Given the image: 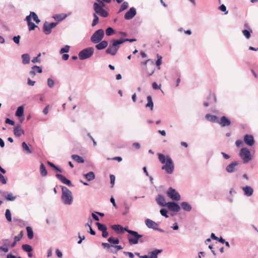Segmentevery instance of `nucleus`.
<instances>
[{
  "label": "nucleus",
  "mask_w": 258,
  "mask_h": 258,
  "mask_svg": "<svg viewBox=\"0 0 258 258\" xmlns=\"http://www.w3.org/2000/svg\"><path fill=\"white\" fill-rule=\"evenodd\" d=\"M159 161L164 165L162 166V169L165 170L167 174H171L174 171V163L169 156H165L164 154H158Z\"/></svg>",
  "instance_id": "f257e3e1"
},
{
  "label": "nucleus",
  "mask_w": 258,
  "mask_h": 258,
  "mask_svg": "<svg viewBox=\"0 0 258 258\" xmlns=\"http://www.w3.org/2000/svg\"><path fill=\"white\" fill-rule=\"evenodd\" d=\"M62 190L61 200L65 205H70L73 203V197L71 191L67 187L60 186Z\"/></svg>",
  "instance_id": "f03ea898"
},
{
  "label": "nucleus",
  "mask_w": 258,
  "mask_h": 258,
  "mask_svg": "<svg viewBox=\"0 0 258 258\" xmlns=\"http://www.w3.org/2000/svg\"><path fill=\"white\" fill-rule=\"evenodd\" d=\"M104 36V31L100 29L96 30L91 36L90 40L94 44H97L100 42Z\"/></svg>",
  "instance_id": "7ed1b4c3"
},
{
  "label": "nucleus",
  "mask_w": 258,
  "mask_h": 258,
  "mask_svg": "<svg viewBox=\"0 0 258 258\" xmlns=\"http://www.w3.org/2000/svg\"><path fill=\"white\" fill-rule=\"evenodd\" d=\"M94 52V48L89 47L83 49L79 53V57L81 60H84L91 57Z\"/></svg>",
  "instance_id": "20e7f679"
},
{
  "label": "nucleus",
  "mask_w": 258,
  "mask_h": 258,
  "mask_svg": "<svg viewBox=\"0 0 258 258\" xmlns=\"http://www.w3.org/2000/svg\"><path fill=\"white\" fill-rule=\"evenodd\" d=\"M128 234L130 235L128 237V242L130 244H136L139 241L142 242V240H140L143 236L139 234L137 231H129Z\"/></svg>",
  "instance_id": "39448f33"
},
{
  "label": "nucleus",
  "mask_w": 258,
  "mask_h": 258,
  "mask_svg": "<svg viewBox=\"0 0 258 258\" xmlns=\"http://www.w3.org/2000/svg\"><path fill=\"white\" fill-rule=\"evenodd\" d=\"M120 46H119L115 41L114 39L112 40L108 47L106 49L105 52L107 54L114 56L116 54Z\"/></svg>",
  "instance_id": "423d86ee"
},
{
  "label": "nucleus",
  "mask_w": 258,
  "mask_h": 258,
  "mask_svg": "<svg viewBox=\"0 0 258 258\" xmlns=\"http://www.w3.org/2000/svg\"><path fill=\"white\" fill-rule=\"evenodd\" d=\"M239 156L242 160L243 163H247L252 159L250 152L247 148L241 149Z\"/></svg>",
  "instance_id": "0eeeda50"
},
{
  "label": "nucleus",
  "mask_w": 258,
  "mask_h": 258,
  "mask_svg": "<svg viewBox=\"0 0 258 258\" xmlns=\"http://www.w3.org/2000/svg\"><path fill=\"white\" fill-rule=\"evenodd\" d=\"M145 223L148 228L153 229L160 232H164V230L159 227V224L154 221L150 219H147L145 220Z\"/></svg>",
  "instance_id": "6e6552de"
},
{
  "label": "nucleus",
  "mask_w": 258,
  "mask_h": 258,
  "mask_svg": "<svg viewBox=\"0 0 258 258\" xmlns=\"http://www.w3.org/2000/svg\"><path fill=\"white\" fill-rule=\"evenodd\" d=\"M168 197L174 201H178L180 199L179 194L172 187H169L166 192Z\"/></svg>",
  "instance_id": "1a4fd4ad"
},
{
  "label": "nucleus",
  "mask_w": 258,
  "mask_h": 258,
  "mask_svg": "<svg viewBox=\"0 0 258 258\" xmlns=\"http://www.w3.org/2000/svg\"><path fill=\"white\" fill-rule=\"evenodd\" d=\"M93 9L95 11L94 14H98L103 17H107L108 16L107 12L98 4H93Z\"/></svg>",
  "instance_id": "9d476101"
},
{
  "label": "nucleus",
  "mask_w": 258,
  "mask_h": 258,
  "mask_svg": "<svg viewBox=\"0 0 258 258\" xmlns=\"http://www.w3.org/2000/svg\"><path fill=\"white\" fill-rule=\"evenodd\" d=\"M239 164L238 161H233L226 166V171L229 173L236 172L237 170V166Z\"/></svg>",
  "instance_id": "9b49d317"
},
{
  "label": "nucleus",
  "mask_w": 258,
  "mask_h": 258,
  "mask_svg": "<svg viewBox=\"0 0 258 258\" xmlns=\"http://www.w3.org/2000/svg\"><path fill=\"white\" fill-rule=\"evenodd\" d=\"M166 207L170 211L176 212H179L181 209L178 204L173 202H168Z\"/></svg>",
  "instance_id": "f8f14e48"
},
{
  "label": "nucleus",
  "mask_w": 258,
  "mask_h": 258,
  "mask_svg": "<svg viewBox=\"0 0 258 258\" xmlns=\"http://www.w3.org/2000/svg\"><path fill=\"white\" fill-rule=\"evenodd\" d=\"M137 14L136 9L134 7H132L124 15L125 20L132 19Z\"/></svg>",
  "instance_id": "ddd939ff"
},
{
  "label": "nucleus",
  "mask_w": 258,
  "mask_h": 258,
  "mask_svg": "<svg viewBox=\"0 0 258 258\" xmlns=\"http://www.w3.org/2000/svg\"><path fill=\"white\" fill-rule=\"evenodd\" d=\"M55 176L63 184H65L69 186H73L71 181L66 178L64 176L60 174H56Z\"/></svg>",
  "instance_id": "4468645a"
},
{
  "label": "nucleus",
  "mask_w": 258,
  "mask_h": 258,
  "mask_svg": "<svg viewBox=\"0 0 258 258\" xmlns=\"http://www.w3.org/2000/svg\"><path fill=\"white\" fill-rule=\"evenodd\" d=\"M243 140L245 143L249 146H252L254 144V138L252 135H245Z\"/></svg>",
  "instance_id": "2eb2a0df"
},
{
  "label": "nucleus",
  "mask_w": 258,
  "mask_h": 258,
  "mask_svg": "<svg viewBox=\"0 0 258 258\" xmlns=\"http://www.w3.org/2000/svg\"><path fill=\"white\" fill-rule=\"evenodd\" d=\"M242 189L243 191L244 195L247 197L251 196L253 193V189L248 185L242 187Z\"/></svg>",
  "instance_id": "dca6fc26"
},
{
  "label": "nucleus",
  "mask_w": 258,
  "mask_h": 258,
  "mask_svg": "<svg viewBox=\"0 0 258 258\" xmlns=\"http://www.w3.org/2000/svg\"><path fill=\"white\" fill-rule=\"evenodd\" d=\"M14 134L16 137H19L24 134V131L21 127L20 124H17L14 128Z\"/></svg>",
  "instance_id": "f3484780"
},
{
  "label": "nucleus",
  "mask_w": 258,
  "mask_h": 258,
  "mask_svg": "<svg viewBox=\"0 0 258 258\" xmlns=\"http://www.w3.org/2000/svg\"><path fill=\"white\" fill-rule=\"evenodd\" d=\"M222 127L229 126L231 124L230 120L226 116H223L220 118V121L218 122Z\"/></svg>",
  "instance_id": "a211bd4d"
},
{
  "label": "nucleus",
  "mask_w": 258,
  "mask_h": 258,
  "mask_svg": "<svg viewBox=\"0 0 258 258\" xmlns=\"http://www.w3.org/2000/svg\"><path fill=\"white\" fill-rule=\"evenodd\" d=\"M25 20L27 22L29 31L33 30L36 27H37V26L31 21V18H30V16H27L26 17Z\"/></svg>",
  "instance_id": "6ab92c4d"
},
{
  "label": "nucleus",
  "mask_w": 258,
  "mask_h": 258,
  "mask_svg": "<svg viewBox=\"0 0 258 258\" xmlns=\"http://www.w3.org/2000/svg\"><path fill=\"white\" fill-rule=\"evenodd\" d=\"M156 200L158 204L161 206L165 207L166 206L167 204V203H166L165 202L164 196L161 195H159Z\"/></svg>",
  "instance_id": "aec40b11"
},
{
  "label": "nucleus",
  "mask_w": 258,
  "mask_h": 258,
  "mask_svg": "<svg viewBox=\"0 0 258 258\" xmlns=\"http://www.w3.org/2000/svg\"><path fill=\"white\" fill-rule=\"evenodd\" d=\"M108 43L106 40L101 41L95 45V48L97 50H102L108 46Z\"/></svg>",
  "instance_id": "412c9836"
},
{
  "label": "nucleus",
  "mask_w": 258,
  "mask_h": 258,
  "mask_svg": "<svg viewBox=\"0 0 258 258\" xmlns=\"http://www.w3.org/2000/svg\"><path fill=\"white\" fill-rule=\"evenodd\" d=\"M43 32L46 35H49L51 33L52 29H51V28H50V26L49 25L48 22L46 21L43 24Z\"/></svg>",
  "instance_id": "4be33fe9"
},
{
  "label": "nucleus",
  "mask_w": 258,
  "mask_h": 258,
  "mask_svg": "<svg viewBox=\"0 0 258 258\" xmlns=\"http://www.w3.org/2000/svg\"><path fill=\"white\" fill-rule=\"evenodd\" d=\"M181 208L185 211L189 212L191 210V205L186 202H183L181 203Z\"/></svg>",
  "instance_id": "5701e85b"
},
{
  "label": "nucleus",
  "mask_w": 258,
  "mask_h": 258,
  "mask_svg": "<svg viewBox=\"0 0 258 258\" xmlns=\"http://www.w3.org/2000/svg\"><path fill=\"white\" fill-rule=\"evenodd\" d=\"M205 118L212 122H218V118L216 116L211 115L210 114H207L205 115Z\"/></svg>",
  "instance_id": "b1692460"
},
{
  "label": "nucleus",
  "mask_w": 258,
  "mask_h": 258,
  "mask_svg": "<svg viewBox=\"0 0 258 258\" xmlns=\"http://www.w3.org/2000/svg\"><path fill=\"white\" fill-rule=\"evenodd\" d=\"M111 228L116 232H118L120 233H124L123 227L120 225H112Z\"/></svg>",
  "instance_id": "393cba45"
},
{
  "label": "nucleus",
  "mask_w": 258,
  "mask_h": 258,
  "mask_svg": "<svg viewBox=\"0 0 258 258\" xmlns=\"http://www.w3.org/2000/svg\"><path fill=\"white\" fill-rule=\"evenodd\" d=\"M147 103L146 105V107L150 108L151 110L153 109L154 104L152 101V98L151 96H148L147 97Z\"/></svg>",
  "instance_id": "a878e982"
},
{
  "label": "nucleus",
  "mask_w": 258,
  "mask_h": 258,
  "mask_svg": "<svg viewBox=\"0 0 258 258\" xmlns=\"http://www.w3.org/2000/svg\"><path fill=\"white\" fill-rule=\"evenodd\" d=\"M22 63L24 64H28L30 62V55L28 53L22 55Z\"/></svg>",
  "instance_id": "bb28decb"
},
{
  "label": "nucleus",
  "mask_w": 258,
  "mask_h": 258,
  "mask_svg": "<svg viewBox=\"0 0 258 258\" xmlns=\"http://www.w3.org/2000/svg\"><path fill=\"white\" fill-rule=\"evenodd\" d=\"M84 176L88 181L93 180L95 178V174L92 171H90L87 173L85 174L84 175Z\"/></svg>",
  "instance_id": "cd10ccee"
},
{
  "label": "nucleus",
  "mask_w": 258,
  "mask_h": 258,
  "mask_svg": "<svg viewBox=\"0 0 258 258\" xmlns=\"http://www.w3.org/2000/svg\"><path fill=\"white\" fill-rule=\"evenodd\" d=\"M67 17V15L66 14H62L54 15L53 16V18L55 20H57L58 21H62L63 20H64Z\"/></svg>",
  "instance_id": "c85d7f7f"
},
{
  "label": "nucleus",
  "mask_w": 258,
  "mask_h": 258,
  "mask_svg": "<svg viewBox=\"0 0 258 258\" xmlns=\"http://www.w3.org/2000/svg\"><path fill=\"white\" fill-rule=\"evenodd\" d=\"M24 114V107L22 106H19L15 113V115L18 117L23 116Z\"/></svg>",
  "instance_id": "c756f323"
},
{
  "label": "nucleus",
  "mask_w": 258,
  "mask_h": 258,
  "mask_svg": "<svg viewBox=\"0 0 258 258\" xmlns=\"http://www.w3.org/2000/svg\"><path fill=\"white\" fill-rule=\"evenodd\" d=\"M72 158L79 163H83L84 162V160L83 158L77 155H72Z\"/></svg>",
  "instance_id": "7c9ffc66"
},
{
  "label": "nucleus",
  "mask_w": 258,
  "mask_h": 258,
  "mask_svg": "<svg viewBox=\"0 0 258 258\" xmlns=\"http://www.w3.org/2000/svg\"><path fill=\"white\" fill-rule=\"evenodd\" d=\"M40 171L42 176H45L47 175V171L43 163H41L40 166Z\"/></svg>",
  "instance_id": "2f4dec72"
},
{
  "label": "nucleus",
  "mask_w": 258,
  "mask_h": 258,
  "mask_svg": "<svg viewBox=\"0 0 258 258\" xmlns=\"http://www.w3.org/2000/svg\"><path fill=\"white\" fill-rule=\"evenodd\" d=\"M162 251L161 249H155L151 252H149V257H153L160 253Z\"/></svg>",
  "instance_id": "473e14b6"
},
{
  "label": "nucleus",
  "mask_w": 258,
  "mask_h": 258,
  "mask_svg": "<svg viewBox=\"0 0 258 258\" xmlns=\"http://www.w3.org/2000/svg\"><path fill=\"white\" fill-rule=\"evenodd\" d=\"M29 16H30V18H31V17H32L33 20L37 24H38L40 22V20H39V19L38 18L37 15H36V14L35 13L31 12H30V15Z\"/></svg>",
  "instance_id": "72a5a7b5"
},
{
  "label": "nucleus",
  "mask_w": 258,
  "mask_h": 258,
  "mask_svg": "<svg viewBox=\"0 0 258 258\" xmlns=\"http://www.w3.org/2000/svg\"><path fill=\"white\" fill-rule=\"evenodd\" d=\"M5 198L7 201H13L16 199V196H14L12 192H8Z\"/></svg>",
  "instance_id": "f704fd0d"
},
{
  "label": "nucleus",
  "mask_w": 258,
  "mask_h": 258,
  "mask_svg": "<svg viewBox=\"0 0 258 258\" xmlns=\"http://www.w3.org/2000/svg\"><path fill=\"white\" fill-rule=\"evenodd\" d=\"M107 241L110 243L114 245L118 244L119 242L118 238H114L113 237L111 236L108 239Z\"/></svg>",
  "instance_id": "c9c22d12"
},
{
  "label": "nucleus",
  "mask_w": 258,
  "mask_h": 258,
  "mask_svg": "<svg viewBox=\"0 0 258 258\" xmlns=\"http://www.w3.org/2000/svg\"><path fill=\"white\" fill-rule=\"evenodd\" d=\"M23 250L26 252H32L33 249L31 245L27 244H23L22 246Z\"/></svg>",
  "instance_id": "e433bc0d"
},
{
  "label": "nucleus",
  "mask_w": 258,
  "mask_h": 258,
  "mask_svg": "<svg viewBox=\"0 0 258 258\" xmlns=\"http://www.w3.org/2000/svg\"><path fill=\"white\" fill-rule=\"evenodd\" d=\"M26 230L28 234V237L30 239H32L33 238L34 234L33 231L31 227L28 226L26 227Z\"/></svg>",
  "instance_id": "4c0bfd02"
},
{
  "label": "nucleus",
  "mask_w": 258,
  "mask_h": 258,
  "mask_svg": "<svg viewBox=\"0 0 258 258\" xmlns=\"http://www.w3.org/2000/svg\"><path fill=\"white\" fill-rule=\"evenodd\" d=\"M22 146L23 150L25 151L27 153L30 154L32 153V151H31L29 147L25 142H24L22 143Z\"/></svg>",
  "instance_id": "58836bf2"
},
{
  "label": "nucleus",
  "mask_w": 258,
  "mask_h": 258,
  "mask_svg": "<svg viewBox=\"0 0 258 258\" xmlns=\"http://www.w3.org/2000/svg\"><path fill=\"white\" fill-rule=\"evenodd\" d=\"M242 32L245 38L248 39L250 37V34L252 32V30L251 29H250V30H243Z\"/></svg>",
  "instance_id": "ea45409f"
},
{
  "label": "nucleus",
  "mask_w": 258,
  "mask_h": 258,
  "mask_svg": "<svg viewBox=\"0 0 258 258\" xmlns=\"http://www.w3.org/2000/svg\"><path fill=\"white\" fill-rule=\"evenodd\" d=\"M41 55V53H39L37 56L34 58H33L32 60H31V61L32 63H40L41 61V58H40V56Z\"/></svg>",
  "instance_id": "a19ab883"
},
{
  "label": "nucleus",
  "mask_w": 258,
  "mask_h": 258,
  "mask_svg": "<svg viewBox=\"0 0 258 258\" xmlns=\"http://www.w3.org/2000/svg\"><path fill=\"white\" fill-rule=\"evenodd\" d=\"M96 225L98 227V230L101 231V232L105 230H107L106 226L102 223L97 222Z\"/></svg>",
  "instance_id": "79ce46f5"
},
{
  "label": "nucleus",
  "mask_w": 258,
  "mask_h": 258,
  "mask_svg": "<svg viewBox=\"0 0 258 258\" xmlns=\"http://www.w3.org/2000/svg\"><path fill=\"white\" fill-rule=\"evenodd\" d=\"M128 3L126 2H124L122 3V4L121 5L118 13H120V12L127 9L128 8Z\"/></svg>",
  "instance_id": "37998d69"
},
{
  "label": "nucleus",
  "mask_w": 258,
  "mask_h": 258,
  "mask_svg": "<svg viewBox=\"0 0 258 258\" xmlns=\"http://www.w3.org/2000/svg\"><path fill=\"white\" fill-rule=\"evenodd\" d=\"M5 216L9 222L12 221L11 213L9 209H7L5 213Z\"/></svg>",
  "instance_id": "c03bdc74"
},
{
  "label": "nucleus",
  "mask_w": 258,
  "mask_h": 258,
  "mask_svg": "<svg viewBox=\"0 0 258 258\" xmlns=\"http://www.w3.org/2000/svg\"><path fill=\"white\" fill-rule=\"evenodd\" d=\"M70 48V46L69 45H66L64 46V47H63V48L60 49V50L59 51V53L60 54H63V53H67V52H68L69 51Z\"/></svg>",
  "instance_id": "a18cd8bd"
},
{
  "label": "nucleus",
  "mask_w": 258,
  "mask_h": 258,
  "mask_svg": "<svg viewBox=\"0 0 258 258\" xmlns=\"http://www.w3.org/2000/svg\"><path fill=\"white\" fill-rule=\"evenodd\" d=\"M94 19L92 23V26L94 27L97 25L99 21V18L96 14H93Z\"/></svg>",
  "instance_id": "49530a36"
},
{
  "label": "nucleus",
  "mask_w": 258,
  "mask_h": 258,
  "mask_svg": "<svg viewBox=\"0 0 258 258\" xmlns=\"http://www.w3.org/2000/svg\"><path fill=\"white\" fill-rule=\"evenodd\" d=\"M128 39L127 38H120L119 39L114 40V41L120 46V44H122L124 42L128 41Z\"/></svg>",
  "instance_id": "de8ad7c7"
},
{
  "label": "nucleus",
  "mask_w": 258,
  "mask_h": 258,
  "mask_svg": "<svg viewBox=\"0 0 258 258\" xmlns=\"http://www.w3.org/2000/svg\"><path fill=\"white\" fill-rule=\"evenodd\" d=\"M114 31L111 27H108L106 30V35L107 36H111L114 34Z\"/></svg>",
  "instance_id": "09e8293b"
},
{
  "label": "nucleus",
  "mask_w": 258,
  "mask_h": 258,
  "mask_svg": "<svg viewBox=\"0 0 258 258\" xmlns=\"http://www.w3.org/2000/svg\"><path fill=\"white\" fill-rule=\"evenodd\" d=\"M47 84L49 88H52L54 85V82L51 78H48L47 80Z\"/></svg>",
  "instance_id": "8fccbe9b"
},
{
  "label": "nucleus",
  "mask_w": 258,
  "mask_h": 258,
  "mask_svg": "<svg viewBox=\"0 0 258 258\" xmlns=\"http://www.w3.org/2000/svg\"><path fill=\"white\" fill-rule=\"evenodd\" d=\"M31 69L35 70V72L38 73H41L42 72V68L37 66H33Z\"/></svg>",
  "instance_id": "3c124183"
},
{
  "label": "nucleus",
  "mask_w": 258,
  "mask_h": 258,
  "mask_svg": "<svg viewBox=\"0 0 258 258\" xmlns=\"http://www.w3.org/2000/svg\"><path fill=\"white\" fill-rule=\"evenodd\" d=\"M160 213L162 216H164L166 218L168 217L167 215V211L166 209H161L160 211Z\"/></svg>",
  "instance_id": "603ef678"
},
{
  "label": "nucleus",
  "mask_w": 258,
  "mask_h": 258,
  "mask_svg": "<svg viewBox=\"0 0 258 258\" xmlns=\"http://www.w3.org/2000/svg\"><path fill=\"white\" fill-rule=\"evenodd\" d=\"M101 245L104 248L106 249L108 251L109 250V249L110 247H113V245H112L108 243L103 242V243H102Z\"/></svg>",
  "instance_id": "864d4df0"
},
{
  "label": "nucleus",
  "mask_w": 258,
  "mask_h": 258,
  "mask_svg": "<svg viewBox=\"0 0 258 258\" xmlns=\"http://www.w3.org/2000/svg\"><path fill=\"white\" fill-rule=\"evenodd\" d=\"M219 9L221 11H222L223 12H224L225 14H227L228 13V11H227L226 6L224 4L221 5L219 7Z\"/></svg>",
  "instance_id": "5fc2aeb1"
},
{
  "label": "nucleus",
  "mask_w": 258,
  "mask_h": 258,
  "mask_svg": "<svg viewBox=\"0 0 258 258\" xmlns=\"http://www.w3.org/2000/svg\"><path fill=\"white\" fill-rule=\"evenodd\" d=\"M110 184L111 187H113L114 185L115 177L114 175L110 174Z\"/></svg>",
  "instance_id": "6e6d98bb"
},
{
  "label": "nucleus",
  "mask_w": 258,
  "mask_h": 258,
  "mask_svg": "<svg viewBox=\"0 0 258 258\" xmlns=\"http://www.w3.org/2000/svg\"><path fill=\"white\" fill-rule=\"evenodd\" d=\"M20 35L14 36L13 38V40L17 44H19V43H20Z\"/></svg>",
  "instance_id": "4d7b16f0"
},
{
  "label": "nucleus",
  "mask_w": 258,
  "mask_h": 258,
  "mask_svg": "<svg viewBox=\"0 0 258 258\" xmlns=\"http://www.w3.org/2000/svg\"><path fill=\"white\" fill-rule=\"evenodd\" d=\"M22 237H23V232L21 231L18 235L15 236L14 237V240H16V241H19L22 239Z\"/></svg>",
  "instance_id": "13d9d810"
},
{
  "label": "nucleus",
  "mask_w": 258,
  "mask_h": 258,
  "mask_svg": "<svg viewBox=\"0 0 258 258\" xmlns=\"http://www.w3.org/2000/svg\"><path fill=\"white\" fill-rule=\"evenodd\" d=\"M97 3H94V4H98L100 7H101V8H103L105 6V4L104 3V2L101 1L100 0H97Z\"/></svg>",
  "instance_id": "bf43d9fd"
},
{
  "label": "nucleus",
  "mask_w": 258,
  "mask_h": 258,
  "mask_svg": "<svg viewBox=\"0 0 258 258\" xmlns=\"http://www.w3.org/2000/svg\"><path fill=\"white\" fill-rule=\"evenodd\" d=\"M0 182L3 184H6L7 183L6 178L1 173H0Z\"/></svg>",
  "instance_id": "052dcab7"
},
{
  "label": "nucleus",
  "mask_w": 258,
  "mask_h": 258,
  "mask_svg": "<svg viewBox=\"0 0 258 258\" xmlns=\"http://www.w3.org/2000/svg\"><path fill=\"white\" fill-rule=\"evenodd\" d=\"M5 122L12 125H14L15 124V122L8 118L6 119Z\"/></svg>",
  "instance_id": "680f3d73"
},
{
  "label": "nucleus",
  "mask_w": 258,
  "mask_h": 258,
  "mask_svg": "<svg viewBox=\"0 0 258 258\" xmlns=\"http://www.w3.org/2000/svg\"><path fill=\"white\" fill-rule=\"evenodd\" d=\"M35 81H32L30 79L28 78L27 80V84L31 86H33L35 85Z\"/></svg>",
  "instance_id": "e2e57ef3"
},
{
  "label": "nucleus",
  "mask_w": 258,
  "mask_h": 258,
  "mask_svg": "<svg viewBox=\"0 0 258 258\" xmlns=\"http://www.w3.org/2000/svg\"><path fill=\"white\" fill-rule=\"evenodd\" d=\"M160 86L161 85H160V86H158L156 82H154L152 84V87L155 90L160 89Z\"/></svg>",
  "instance_id": "0e129e2a"
},
{
  "label": "nucleus",
  "mask_w": 258,
  "mask_h": 258,
  "mask_svg": "<svg viewBox=\"0 0 258 258\" xmlns=\"http://www.w3.org/2000/svg\"><path fill=\"white\" fill-rule=\"evenodd\" d=\"M8 246H1L0 247V250L4 251V252L6 253L8 252L9 249L8 248Z\"/></svg>",
  "instance_id": "69168bd1"
},
{
  "label": "nucleus",
  "mask_w": 258,
  "mask_h": 258,
  "mask_svg": "<svg viewBox=\"0 0 258 258\" xmlns=\"http://www.w3.org/2000/svg\"><path fill=\"white\" fill-rule=\"evenodd\" d=\"M4 243V246H9V241L8 239H4L2 240Z\"/></svg>",
  "instance_id": "338daca9"
},
{
  "label": "nucleus",
  "mask_w": 258,
  "mask_h": 258,
  "mask_svg": "<svg viewBox=\"0 0 258 258\" xmlns=\"http://www.w3.org/2000/svg\"><path fill=\"white\" fill-rule=\"evenodd\" d=\"M171 228H172L174 230H177L179 229V226L177 223L175 222L173 224V226L171 227Z\"/></svg>",
  "instance_id": "774afa93"
}]
</instances>
